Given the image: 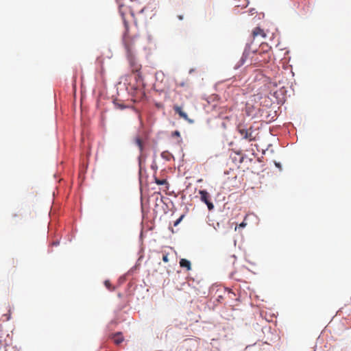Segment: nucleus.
Segmentation results:
<instances>
[{"instance_id":"obj_7","label":"nucleus","mask_w":351,"mask_h":351,"mask_svg":"<svg viewBox=\"0 0 351 351\" xmlns=\"http://www.w3.org/2000/svg\"><path fill=\"white\" fill-rule=\"evenodd\" d=\"M252 35H253L254 38H255L258 36H261L263 38L266 37V34L264 32L263 29H262L261 28H260L258 27L254 29V30L252 32Z\"/></svg>"},{"instance_id":"obj_16","label":"nucleus","mask_w":351,"mask_h":351,"mask_svg":"<svg viewBox=\"0 0 351 351\" xmlns=\"http://www.w3.org/2000/svg\"><path fill=\"white\" fill-rule=\"evenodd\" d=\"M246 217L247 216L245 217L244 221L239 224V228H245L247 226V223L245 222Z\"/></svg>"},{"instance_id":"obj_23","label":"nucleus","mask_w":351,"mask_h":351,"mask_svg":"<svg viewBox=\"0 0 351 351\" xmlns=\"http://www.w3.org/2000/svg\"><path fill=\"white\" fill-rule=\"evenodd\" d=\"M266 55H267V58H269V56L267 54V53H265Z\"/></svg>"},{"instance_id":"obj_9","label":"nucleus","mask_w":351,"mask_h":351,"mask_svg":"<svg viewBox=\"0 0 351 351\" xmlns=\"http://www.w3.org/2000/svg\"><path fill=\"white\" fill-rule=\"evenodd\" d=\"M112 340L114 343L119 345L123 341V337L121 333H117L113 335Z\"/></svg>"},{"instance_id":"obj_20","label":"nucleus","mask_w":351,"mask_h":351,"mask_svg":"<svg viewBox=\"0 0 351 351\" xmlns=\"http://www.w3.org/2000/svg\"><path fill=\"white\" fill-rule=\"evenodd\" d=\"M178 18L179 19V20H182L183 19V16L182 15H178Z\"/></svg>"},{"instance_id":"obj_14","label":"nucleus","mask_w":351,"mask_h":351,"mask_svg":"<svg viewBox=\"0 0 351 351\" xmlns=\"http://www.w3.org/2000/svg\"><path fill=\"white\" fill-rule=\"evenodd\" d=\"M104 285L106 287V288L110 291L114 289V287H112L111 283L109 280H106L104 282Z\"/></svg>"},{"instance_id":"obj_17","label":"nucleus","mask_w":351,"mask_h":351,"mask_svg":"<svg viewBox=\"0 0 351 351\" xmlns=\"http://www.w3.org/2000/svg\"><path fill=\"white\" fill-rule=\"evenodd\" d=\"M183 218V216H181L178 219H177L175 223H174V226H176L180 221Z\"/></svg>"},{"instance_id":"obj_8","label":"nucleus","mask_w":351,"mask_h":351,"mask_svg":"<svg viewBox=\"0 0 351 351\" xmlns=\"http://www.w3.org/2000/svg\"><path fill=\"white\" fill-rule=\"evenodd\" d=\"M180 265L181 267L186 268L187 271H189L191 269V262L185 258H182L180 261Z\"/></svg>"},{"instance_id":"obj_21","label":"nucleus","mask_w":351,"mask_h":351,"mask_svg":"<svg viewBox=\"0 0 351 351\" xmlns=\"http://www.w3.org/2000/svg\"><path fill=\"white\" fill-rule=\"evenodd\" d=\"M175 93H176V95H179L178 91V90H175Z\"/></svg>"},{"instance_id":"obj_1","label":"nucleus","mask_w":351,"mask_h":351,"mask_svg":"<svg viewBox=\"0 0 351 351\" xmlns=\"http://www.w3.org/2000/svg\"><path fill=\"white\" fill-rule=\"evenodd\" d=\"M123 41L127 56L136 55V49L139 45L140 38L137 36H130L125 34Z\"/></svg>"},{"instance_id":"obj_19","label":"nucleus","mask_w":351,"mask_h":351,"mask_svg":"<svg viewBox=\"0 0 351 351\" xmlns=\"http://www.w3.org/2000/svg\"><path fill=\"white\" fill-rule=\"evenodd\" d=\"M185 86H187V84L184 82H180V83L177 84V86L184 87Z\"/></svg>"},{"instance_id":"obj_12","label":"nucleus","mask_w":351,"mask_h":351,"mask_svg":"<svg viewBox=\"0 0 351 351\" xmlns=\"http://www.w3.org/2000/svg\"><path fill=\"white\" fill-rule=\"evenodd\" d=\"M155 182L158 184V185H167L168 183H167V181L165 180V179H158L157 178H155Z\"/></svg>"},{"instance_id":"obj_5","label":"nucleus","mask_w":351,"mask_h":351,"mask_svg":"<svg viewBox=\"0 0 351 351\" xmlns=\"http://www.w3.org/2000/svg\"><path fill=\"white\" fill-rule=\"evenodd\" d=\"M127 58L128 60L129 61L132 72H138L141 70V65L138 64V62L136 61L135 55L128 56Z\"/></svg>"},{"instance_id":"obj_22","label":"nucleus","mask_w":351,"mask_h":351,"mask_svg":"<svg viewBox=\"0 0 351 351\" xmlns=\"http://www.w3.org/2000/svg\"><path fill=\"white\" fill-rule=\"evenodd\" d=\"M119 108H123L124 107H123V105H119Z\"/></svg>"},{"instance_id":"obj_13","label":"nucleus","mask_w":351,"mask_h":351,"mask_svg":"<svg viewBox=\"0 0 351 351\" xmlns=\"http://www.w3.org/2000/svg\"><path fill=\"white\" fill-rule=\"evenodd\" d=\"M161 156L167 160H169L172 156L168 152H163L161 154Z\"/></svg>"},{"instance_id":"obj_18","label":"nucleus","mask_w":351,"mask_h":351,"mask_svg":"<svg viewBox=\"0 0 351 351\" xmlns=\"http://www.w3.org/2000/svg\"><path fill=\"white\" fill-rule=\"evenodd\" d=\"M240 5H241L242 7H246L247 5V1L243 0V2L242 3V4L238 5L237 6H240Z\"/></svg>"},{"instance_id":"obj_15","label":"nucleus","mask_w":351,"mask_h":351,"mask_svg":"<svg viewBox=\"0 0 351 351\" xmlns=\"http://www.w3.org/2000/svg\"><path fill=\"white\" fill-rule=\"evenodd\" d=\"M168 254L166 253V254H163L162 255V261L165 262V263H168L169 262V257H168Z\"/></svg>"},{"instance_id":"obj_11","label":"nucleus","mask_w":351,"mask_h":351,"mask_svg":"<svg viewBox=\"0 0 351 351\" xmlns=\"http://www.w3.org/2000/svg\"><path fill=\"white\" fill-rule=\"evenodd\" d=\"M135 143L138 146L140 152H142L143 150V143L142 140L139 137H136L135 138Z\"/></svg>"},{"instance_id":"obj_4","label":"nucleus","mask_w":351,"mask_h":351,"mask_svg":"<svg viewBox=\"0 0 351 351\" xmlns=\"http://www.w3.org/2000/svg\"><path fill=\"white\" fill-rule=\"evenodd\" d=\"M238 131L243 138L248 140L249 141L254 140V138L252 136V131L251 128L249 129H245L243 127L239 126Z\"/></svg>"},{"instance_id":"obj_6","label":"nucleus","mask_w":351,"mask_h":351,"mask_svg":"<svg viewBox=\"0 0 351 351\" xmlns=\"http://www.w3.org/2000/svg\"><path fill=\"white\" fill-rule=\"evenodd\" d=\"M117 2L119 5V12L122 16V19H123V23H124V25L126 28H128V23L127 21V19H126V12L128 10V8L123 5V4H121L120 3V1L119 0H117Z\"/></svg>"},{"instance_id":"obj_3","label":"nucleus","mask_w":351,"mask_h":351,"mask_svg":"<svg viewBox=\"0 0 351 351\" xmlns=\"http://www.w3.org/2000/svg\"><path fill=\"white\" fill-rule=\"evenodd\" d=\"M199 194L200 195L201 200L207 205L208 210H213L214 208V205L210 201V195H209V193L206 191L200 190L199 191Z\"/></svg>"},{"instance_id":"obj_10","label":"nucleus","mask_w":351,"mask_h":351,"mask_svg":"<svg viewBox=\"0 0 351 351\" xmlns=\"http://www.w3.org/2000/svg\"><path fill=\"white\" fill-rule=\"evenodd\" d=\"M130 8H131V10H130V13L132 16H134V14L135 12H136L142 13L143 12V10H144V8H141L139 10H138L136 8V3H134L132 5H131Z\"/></svg>"},{"instance_id":"obj_2","label":"nucleus","mask_w":351,"mask_h":351,"mask_svg":"<svg viewBox=\"0 0 351 351\" xmlns=\"http://www.w3.org/2000/svg\"><path fill=\"white\" fill-rule=\"evenodd\" d=\"M172 101L175 103V104L173 106V109L175 111V112L176 114H178L180 116V117L182 118L183 119H184L186 121H190L187 114L182 110L183 105L182 104V105H178V101L177 99V97L176 96L174 97L172 99Z\"/></svg>"}]
</instances>
